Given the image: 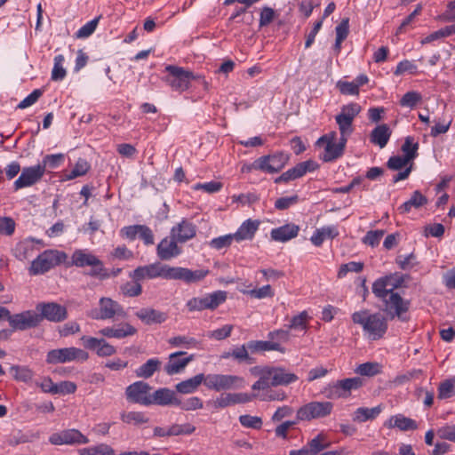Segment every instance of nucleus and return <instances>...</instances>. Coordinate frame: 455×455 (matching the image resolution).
Masks as SVG:
<instances>
[{"label": "nucleus", "instance_id": "37998d69", "mask_svg": "<svg viewBox=\"0 0 455 455\" xmlns=\"http://www.w3.org/2000/svg\"><path fill=\"white\" fill-rule=\"evenodd\" d=\"M6 319L9 321V323L13 330H26L28 327V312L14 315H11V313L9 312V317Z\"/></svg>", "mask_w": 455, "mask_h": 455}, {"label": "nucleus", "instance_id": "4be33fe9", "mask_svg": "<svg viewBox=\"0 0 455 455\" xmlns=\"http://www.w3.org/2000/svg\"><path fill=\"white\" fill-rule=\"evenodd\" d=\"M260 225L258 220L248 219L242 223L237 231L233 234L235 241L240 243L244 240H252Z\"/></svg>", "mask_w": 455, "mask_h": 455}, {"label": "nucleus", "instance_id": "680f3d73", "mask_svg": "<svg viewBox=\"0 0 455 455\" xmlns=\"http://www.w3.org/2000/svg\"><path fill=\"white\" fill-rule=\"evenodd\" d=\"M251 298L255 299H264V298H271L274 296V291L272 287L269 284L264 285L258 289H252L247 291H244Z\"/></svg>", "mask_w": 455, "mask_h": 455}, {"label": "nucleus", "instance_id": "7ed1b4c3", "mask_svg": "<svg viewBox=\"0 0 455 455\" xmlns=\"http://www.w3.org/2000/svg\"><path fill=\"white\" fill-rule=\"evenodd\" d=\"M68 259L67 253L58 250H46L30 264V271L36 275L44 274L56 266L64 263Z\"/></svg>", "mask_w": 455, "mask_h": 455}, {"label": "nucleus", "instance_id": "39448f33", "mask_svg": "<svg viewBox=\"0 0 455 455\" xmlns=\"http://www.w3.org/2000/svg\"><path fill=\"white\" fill-rule=\"evenodd\" d=\"M36 311L40 315L30 314V327L36 325L43 318L53 323H60L68 318L67 308L55 302L39 303Z\"/></svg>", "mask_w": 455, "mask_h": 455}, {"label": "nucleus", "instance_id": "0eeeda50", "mask_svg": "<svg viewBox=\"0 0 455 455\" xmlns=\"http://www.w3.org/2000/svg\"><path fill=\"white\" fill-rule=\"evenodd\" d=\"M204 378V386L215 391L241 388L244 385L243 379L235 375L208 374Z\"/></svg>", "mask_w": 455, "mask_h": 455}, {"label": "nucleus", "instance_id": "e433bc0d", "mask_svg": "<svg viewBox=\"0 0 455 455\" xmlns=\"http://www.w3.org/2000/svg\"><path fill=\"white\" fill-rule=\"evenodd\" d=\"M307 444L311 451V454L317 455L322 451L329 448L331 446V442L325 434L320 433L312 440H310Z\"/></svg>", "mask_w": 455, "mask_h": 455}, {"label": "nucleus", "instance_id": "423d86ee", "mask_svg": "<svg viewBox=\"0 0 455 455\" xmlns=\"http://www.w3.org/2000/svg\"><path fill=\"white\" fill-rule=\"evenodd\" d=\"M333 410V403L328 401H313L301 406L296 413L298 420L310 421L328 417Z\"/></svg>", "mask_w": 455, "mask_h": 455}, {"label": "nucleus", "instance_id": "f8f14e48", "mask_svg": "<svg viewBox=\"0 0 455 455\" xmlns=\"http://www.w3.org/2000/svg\"><path fill=\"white\" fill-rule=\"evenodd\" d=\"M172 267L161 263H153L137 267L131 276L134 281H140L146 278L153 279L162 277L171 280Z\"/></svg>", "mask_w": 455, "mask_h": 455}, {"label": "nucleus", "instance_id": "a878e982", "mask_svg": "<svg viewBox=\"0 0 455 455\" xmlns=\"http://www.w3.org/2000/svg\"><path fill=\"white\" fill-rule=\"evenodd\" d=\"M135 315L146 324L162 323L167 319L165 313L149 307L138 310Z\"/></svg>", "mask_w": 455, "mask_h": 455}, {"label": "nucleus", "instance_id": "f3484780", "mask_svg": "<svg viewBox=\"0 0 455 455\" xmlns=\"http://www.w3.org/2000/svg\"><path fill=\"white\" fill-rule=\"evenodd\" d=\"M210 271L208 269L200 268L191 270L187 267H172L171 280H181L186 283H197L203 281Z\"/></svg>", "mask_w": 455, "mask_h": 455}, {"label": "nucleus", "instance_id": "603ef678", "mask_svg": "<svg viewBox=\"0 0 455 455\" xmlns=\"http://www.w3.org/2000/svg\"><path fill=\"white\" fill-rule=\"evenodd\" d=\"M276 17L275 10L268 6H264L259 12V26L264 28L268 26Z\"/></svg>", "mask_w": 455, "mask_h": 455}, {"label": "nucleus", "instance_id": "2f4dec72", "mask_svg": "<svg viewBox=\"0 0 455 455\" xmlns=\"http://www.w3.org/2000/svg\"><path fill=\"white\" fill-rule=\"evenodd\" d=\"M391 130L387 124L378 125L371 133V142L383 148L388 142Z\"/></svg>", "mask_w": 455, "mask_h": 455}, {"label": "nucleus", "instance_id": "412c9836", "mask_svg": "<svg viewBox=\"0 0 455 455\" xmlns=\"http://www.w3.org/2000/svg\"><path fill=\"white\" fill-rule=\"evenodd\" d=\"M137 329L128 323L102 328L99 333L107 338L124 339L136 334Z\"/></svg>", "mask_w": 455, "mask_h": 455}, {"label": "nucleus", "instance_id": "4468645a", "mask_svg": "<svg viewBox=\"0 0 455 455\" xmlns=\"http://www.w3.org/2000/svg\"><path fill=\"white\" fill-rule=\"evenodd\" d=\"M385 304L384 311L391 318L398 317L402 321H406L407 318L403 316L409 309L410 302L404 300L398 293L392 292L383 299Z\"/></svg>", "mask_w": 455, "mask_h": 455}, {"label": "nucleus", "instance_id": "09e8293b", "mask_svg": "<svg viewBox=\"0 0 455 455\" xmlns=\"http://www.w3.org/2000/svg\"><path fill=\"white\" fill-rule=\"evenodd\" d=\"M419 149V143L414 142V139L411 136L405 138L404 143L402 146V151L404 153V157L409 161L413 160L417 156Z\"/></svg>", "mask_w": 455, "mask_h": 455}, {"label": "nucleus", "instance_id": "1a4fd4ad", "mask_svg": "<svg viewBox=\"0 0 455 455\" xmlns=\"http://www.w3.org/2000/svg\"><path fill=\"white\" fill-rule=\"evenodd\" d=\"M89 354L75 347L52 349L48 352L46 361L49 363H65L68 362H85Z\"/></svg>", "mask_w": 455, "mask_h": 455}, {"label": "nucleus", "instance_id": "cd10ccee", "mask_svg": "<svg viewBox=\"0 0 455 455\" xmlns=\"http://www.w3.org/2000/svg\"><path fill=\"white\" fill-rule=\"evenodd\" d=\"M339 235V231L334 226H326L317 228L310 238L315 246H321L325 239H333Z\"/></svg>", "mask_w": 455, "mask_h": 455}, {"label": "nucleus", "instance_id": "c756f323", "mask_svg": "<svg viewBox=\"0 0 455 455\" xmlns=\"http://www.w3.org/2000/svg\"><path fill=\"white\" fill-rule=\"evenodd\" d=\"M204 374L199 373L193 378L178 383L175 388L180 394H191L194 393L202 383L204 384Z\"/></svg>", "mask_w": 455, "mask_h": 455}, {"label": "nucleus", "instance_id": "9b49d317", "mask_svg": "<svg viewBox=\"0 0 455 455\" xmlns=\"http://www.w3.org/2000/svg\"><path fill=\"white\" fill-rule=\"evenodd\" d=\"M227 299V292L217 291L204 297H195L190 299L186 306L188 311H202L204 309H215Z\"/></svg>", "mask_w": 455, "mask_h": 455}, {"label": "nucleus", "instance_id": "6ab92c4d", "mask_svg": "<svg viewBox=\"0 0 455 455\" xmlns=\"http://www.w3.org/2000/svg\"><path fill=\"white\" fill-rule=\"evenodd\" d=\"M184 355H186V352L179 351L169 355L168 362L164 365V371L168 375L181 372L194 358L192 355L187 357H181Z\"/></svg>", "mask_w": 455, "mask_h": 455}, {"label": "nucleus", "instance_id": "393cba45", "mask_svg": "<svg viewBox=\"0 0 455 455\" xmlns=\"http://www.w3.org/2000/svg\"><path fill=\"white\" fill-rule=\"evenodd\" d=\"M268 375L271 378L273 387L288 385L298 379V377L294 373L286 371L282 368L268 367Z\"/></svg>", "mask_w": 455, "mask_h": 455}, {"label": "nucleus", "instance_id": "bf43d9fd", "mask_svg": "<svg viewBox=\"0 0 455 455\" xmlns=\"http://www.w3.org/2000/svg\"><path fill=\"white\" fill-rule=\"evenodd\" d=\"M91 270L88 275L92 277H97L100 280L107 279L110 277L109 272L104 267L102 261L98 259V262L94 265H91Z\"/></svg>", "mask_w": 455, "mask_h": 455}, {"label": "nucleus", "instance_id": "e2e57ef3", "mask_svg": "<svg viewBox=\"0 0 455 455\" xmlns=\"http://www.w3.org/2000/svg\"><path fill=\"white\" fill-rule=\"evenodd\" d=\"M421 100V95L417 92H406L400 100V105L407 108L415 107Z\"/></svg>", "mask_w": 455, "mask_h": 455}, {"label": "nucleus", "instance_id": "a18cd8bd", "mask_svg": "<svg viewBox=\"0 0 455 455\" xmlns=\"http://www.w3.org/2000/svg\"><path fill=\"white\" fill-rule=\"evenodd\" d=\"M455 34V24L446 26L437 31H435L421 40L422 44H429L435 40L449 36Z\"/></svg>", "mask_w": 455, "mask_h": 455}, {"label": "nucleus", "instance_id": "20e7f679", "mask_svg": "<svg viewBox=\"0 0 455 455\" xmlns=\"http://www.w3.org/2000/svg\"><path fill=\"white\" fill-rule=\"evenodd\" d=\"M347 142L346 139H339L337 140V132H331L320 137L316 141V145L324 148L322 159L324 162H332L344 154Z\"/></svg>", "mask_w": 455, "mask_h": 455}, {"label": "nucleus", "instance_id": "6e6d98bb", "mask_svg": "<svg viewBox=\"0 0 455 455\" xmlns=\"http://www.w3.org/2000/svg\"><path fill=\"white\" fill-rule=\"evenodd\" d=\"M100 17H97L91 21L85 23L82 28H80L76 36L77 38H86L90 36L96 29Z\"/></svg>", "mask_w": 455, "mask_h": 455}, {"label": "nucleus", "instance_id": "8fccbe9b", "mask_svg": "<svg viewBox=\"0 0 455 455\" xmlns=\"http://www.w3.org/2000/svg\"><path fill=\"white\" fill-rule=\"evenodd\" d=\"M239 422L243 427L251 429H260L263 424L260 417L249 414L241 415L239 417Z\"/></svg>", "mask_w": 455, "mask_h": 455}, {"label": "nucleus", "instance_id": "4c0bfd02", "mask_svg": "<svg viewBox=\"0 0 455 455\" xmlns=\"http://www.w3.org/2000/svg\"><path fill=\"white\" fill-rule=\"evenodd\" d=\"M427 199L419 191L413 192L411 197L400 206L402 212H408L412 207L419 208L427 204Z\"/></svg>", "mask_w": 455, "mask_h": 455}, {"label": "nucleus", "instance_id": "aec40b11", "mask_svg": "<svg viewBox=\"0 0 455 455\" xmlns=\"http://www.w3.org/2000/svg\"><path fill=\"white\" fill-rule=\"evenodd\" d=\"M170 235L180 243H185L196 235V227L188 220L183 219L176 226L172 227Z\"/></svg>", "mask_w": 455, "mask_h": 455}, {"label": "nucleus", "instance_id": "7c9ffc66", "mask_svg": "<svg viewBox=\"0 0 455 455\" xmlns=\"http://www.w3.org/2000/svg\"><path fill=\"white\" fill-rule=\"evenodd\" d=\"M391 277L386 276L379 278L374 282L372 285V292L380 299H386L389 293L393 292V288L396 285L391 283Z\"/></svg>", "mask_w": 455, "mask_h": 455}, {"label": "nucleus", "instance_id": "69168bd1", "mask_svg": "<svg viewBox=\"0 0 455 455\" xmlns=\"http://www.w3.org/2000/svg\"><path fill=\"white\" fill-rule=\"evenodd\" d=\"M15 230V222L10 217H0V235H12Z\"/></svg>", "mask_w": 455, "mask_h": 455}, {"label": "nucleus", "instance_id": "5fc2aeb1", "mask_svg": "<svg viewBox=\"0 0 455 455\" xmlns=\"http://www.w3.org/2000/svg\"><path fill=\"white\" fill-rule=\"evenodd\" d=\"M76 385L72 381H60L55 383L53 395H69L74 394L76 391Z\"/></svg>", "mask_w": 455, "mask_h": 455}, {"label": "nucleus", "instance_id": "49530a36", "mask_svg": "<svg viewBox=\"0 0 455 455\" xmlns=\"http://www.w3.org/2000/svg\"><path fill=\"white\" fill-rule=\"evenodd\" d=\"M455 395V378L449 379L442 383L438 387V398L447 399L451 398Z\"/></svg>", "mask_w": 455, "mask_h": 455}, {"label": "nucleus", "instance_id": "c85d7f7f", "mask_svg": "<svg viewBox=\"0 0 455 455\" xmlns=\"http://www.w3.org/2000/svg\"><path fill=\"white\" fill-rule=\"evenodd\" d=\"M388 427H396L401 431L415 430L418 428L417 422L403 414L392 416L387 423Z\"/></svg>", "mask_w": 455, "mask_h": 455}, {"label": "nucleus", "instance_id": "9d476101", "mask_svg": "<svg viewBox=\"0 0 455 455\" xmlns=\"http://www.w3.org/2000/svg\"><path fill=\"white\" fill-rule=\"evenodd\" d=\"M363 386V379L359 377L344 379L328 385L325 388V395L329 399L347 397L352 390H356Z\"/></svg>", "mask_w": 455, "mask_h": 455}, {"label": "nucleus", "instance_id": "ea45409f", "mask_svg": "<svg viewBox=\"0 0 455 455\" xmlns=\"http://www.w3.org/2000/svg\"><path fill=\"white\" fill-rule=\"evenodd\" d=\"M308 163H299L295 167L283 172L279 178L276 179L275 182L289 181L296 180L306 174V167Z\"/></svg>", "mask_w": 455, "mask_h": 455}, {"label": "nucleus", "instance_id": "2eb2a0df", "mask_svg": "<svg viewBox=\"0 0 455 455\" xmlns=\"http://www.w3.org/2000/svg\"><path fill=\"white\" fill-rule=\"evenodd\" d=\"M151 389L148 383L136 381L126 387V398L132 403L147 406L151 405V395L149 394Z\"/></svg>", "mask_w": 455, "mask_h": 455}, {"label": "nucleus", "instance_id": "bb28decb", "mask_svg": "<svg viewBox=\"0 0 455 455\" xmlns=\"http://www.w3.org/2000/svg\"><path fill=\"white\" fill-rule=\"evenodd\" d=\"M98 262V258L86 250L77 249L71 256V265L77 267L94 265Z\"/></svg>", "mask_w": 455, "mask_h": 455}, {"label": "nucleus", "instance_id": "f257e3e1", "mask_svg": "<svg viewBox=\"0 0 455 455\" xmlns=\"http://www.w3.org/2000/svg\"><path fill=\"white\" fill-rule=\"evenodd\" d=\"M351 318L355 324L363 328L364 335L370 340L383 338L387 331V318L379 313H371L370 310L363 309L353 313Z\"/></svg>", "mask_w": 455, "mask_h": 455}, {"label": "nucleus", "instance_id": "774afa93", "mask_svg": "<svg viewBox=\"0 0 455 455\" xmlns=\"http://www.w3.org/2000/svg\"><path fill=\"white\" fill-rule=\"evenodd\" d=\"M439 438L455 443V425L446 424L437 429Z\"/></svg>", "mask_w": 455, "mask_h": 455}, {"label": "nucleus", "instance_id": "c03bdc74", "mask_svg": "<svg viewBox=\"0 0 455 455\" xmlns=\"http://www.w3.org/2000/svg\"><path fill=\"white\" fill-rule=\"evenodd\" d=\"M89 169H90L89 163L84 159L79 158L77 160V162L76 163L72 171L69 173H67L65 175V179L67 180H70L76 179L77 177L84 176L87 173Z\"/></svg>", "mask_w": 455, "mask_h": 455}, {"label": "nucleus", "instance_id": "a211bd4d", "mask_svg": "<svg viewBox=\"0 0 455 455\" xmlns=\"http://www.w3.org/2000/svg\"><path fill=\"white\" fill-rule=\"evenodd\" d=\"M180 243L177 239L172 237H164L161 240L156 247V253L160 259L170 260L178 257L181 252V248L178 245Z\"/></svg>", "mask_w": 455, "mask_h": 455}, {"label": "nucleus", "instance_id": "4d7b16f0", "mask_svg": "<svg viewBox=\"0 0 455 455\" xmlns=\"http://www.w3.org/2000/svg\"><path fill=\"white\" fill-rule=\"evenodd\" d=\"M363 268V263L351 261L347 264H343L340 266L339 270L338 272V277L343 278L347 275L348 272L359 273Z\"/></svg>", "mask_w": 455, "mask_h": 455}, {"label": "nucleus", "instance_id": "0e129e2a", "mask_svg": "<svg viewBox=\"0 0 455 455\" xmlns=\"http://www.w3.org/2000/svg\"><path fill=\"white\" fill-rule=\"evenodd\" d=\"M385 234L384 230H371L367 232L365 236L363 238V242L371 247L379 245L381 238Z\"/></svg>", "mask_w": 455, "mask_h": 455}, {"label": "nucleus", "instance_id": "052dcab7", "mask_svg": "<svg viewBox=\"0 0 455 455\" xmlns=\"http://www.w3.org/2000/svg\"><path fill=\"white\" fill-rule=\"evenodd\" d=\"M233 241H235L233 234H228L213 238L210 242V245L216 250H220L230 246Z\"/></svg>", "mask_w": 455, "mask_h": 455}, {"label": "nucleus", "instance_id": "f03ea898", "mask_svg": "<svg viewBox=\"0 0 455 455\" xmlns=\"http://www.w3.org/2000/svg\"><path fill=\"white\" fill-rule=\"evenodd\" d=\"M168 76L164 81L174 90L182 92L189 88L192 80L202 79L206 89L208 86L204 77L201 75H195L193 72L180 67L168 65L165 68Z\"/></svg>", "mask_w": 455, "mask_h": 455}, {"label": "nucleus", "instance_id": "473e14b6", "mask_svg": "<svg viewBox=\"0 0 455 455\" xmlns=\"http://www.w3.org/2000/svg\"><path fill=\"white\" fill-rule=\"evenodd\" d=\"M251 371L259 377V380L251 387L253 390H265L272 386L271 378L268 375V367H254Z\"/></svg>", "mask_w": 455, "mask_h": 455}, {"label": "nucleus", "instance_id": "338daca9", "mask_svg": "<svg viewBox=\"0 0 455 455\" xmlns=\"http://www.w3.org/2000/svg\"><path fill=\"white\" fill-rule=\"evenodd\" d=\"M417 71V66L411 60H404L398 63L395 70V76H401L404 73L415 74Z\"/></svg>", "mask_w": 455, "mask_h": 455}, {"label": "nucleus", "instance_id": "72a5a7b5", "mask_svg": "<svg viewBox=\"0 0 455 455\" xmlns=\"http://www.w3.org/2000/svg\"><path fill=\"white\" fill-rule=\"evenodd\" d=\"M380 412V406H376L373 408L360 407L356 409L355 411L353 413L352 419L355 422L362 423L367 420L374 419L379 416Z\"/></svg>", "mask_w": 455, "mask_h": 455}, {"label": "nucleus", "instance_id": "79ce46f5", "mask_svg": "<svg viewBox=\"0 0 455 455\" xmlns=\"http://www.w3.org/2000/svg\"><path fill=\"white\" fill-rule=\"evenodd\" d=\"M65 58L62 54L54 57L53 68L52 70V80L61 81L67 75V70L64 68Z\"/></svg>", "mask_w": 455, "mask_h": 455}, {"label": "nucleus", "instance_id": "58836bf2", "mask_svg": "<svg viewBox=\"0 0 455 455\" xmlns=\"http://www.w3.org/2000/svg\"><path fill=\"white\" fill-rule=\"evenodd\" d=\"M79 455H116L115 450L107 443L83 448L78 451Z\"/></svg>", "mask_w": 455, "mask_h": 455}, {"label": "nucleus", "instance_id": "5701e85b", "mask_svg": "<svg viewBox=\"0 0 455 455\" xmlns=\"http://www.w3.org/2000/svg\"><path fill=\"white\" fill-rule=\"evenodd\" d=\"M151 404L166 406L171 404H180V400L176 397L174 391L163 387L156 390L150 397Z\"/></svg>", "mask_w": 455, "mask_h": 455}, {"label": "nucleus", "instance_id": "3c124183", "mask_svg": "<svg viewBox=\"0 0 455 455\" xmlns=\"http://www.w3.org/2000/svg\"><path fill=\"white\" fill-rule=\"evenodd\" d=\"M355 372L362 376L372 377L380 372V366L377 363H364L356 368Z\"/></svg>", "mask_w": 455, "mask_h": 455}, {"label": "nucleus", "instance_id": "a19ab883", "mask_svg": "<svg viewBox=\"0 0 455 455\" xmlns=\"http://www.w3.org/2000/svg\"><path fill=\"white\" fill-rule=\"evenodd\" d=\"M120 417L123 422L133 425L145 424L149 420L146 414L140 411H124Z\"/></svg>", "mask_w": 455, "mask_h": 455}, {"label": "nucleus", "instance_id": "b1692460", "mask_svg": "<svg viewBox=\"0 0 455 455\" xmlns=\"http://www.w3.org/2000/svg\"><path fill=\"white\" fill-rule=\"evenodd\" d=\"M299 226L290 223L271 230L270 235L274 241L287 242L298 235Z\"/></svg>", "mask_w": 455, "mask_h": 455}, {"label": "nucleus", "instance_id": "dca6fc26", "mask_svg": "<svg viewBox=\"0 0 455 455\" xmlns=\"http://www.w3.org/2000/svg\"><path fill=\"white\" fill-rule=\"evenodd\" d=\"M288 157L283 153L273 156H265L258 158L252 164V168L269 173L278 172L283 168Z\"/></svg>", "mask_w": 455, "mask_h": 455}, {"label": "nucleus", "instance_id": "c9c22d12", "mask_svg": "<svg viewBox=\"0 0 455 455\" xmlns=\"http://www.w3.org/2000/svg\"><path fill=\"white\" fill-rule=\"evenodd\" d=\"M161 361L157 358L148 359L140 365L136 371V376L139 378L148 379L160 368Z\"/></svg>", "mask_w": 455, "mask_h": 455}, {"label": "nucleus", "instance_id": "de8ad7c7", "mask_svg": "<svg viewBox=\"0 0 455 455\" xmlns=\"http://www.w3.org/2000/svg\"><path fill=\"white\" fill-rule=\"evenodd\" d=\"M335 120L337 124L339 125V130L340 132L339 139H346L347 140L348 137L354 132L353 122L339 115L335 116Z\"/></svg>", "mask_w": 455, "mask_h": 455}, {"label": "nucleus", "instance_id": "f704fd0d", "mask_svg": "<svg viewBox=\"0 0 455 455\" xmlns=\"http://www.w3.org/2000/svg\"><path fill=\"white\" fill-rule=\"evenodd\" d=\"M247 347L251 353L271 350L284 352L279 343L272 341L252 340L247 343Z\"/></svg>", "mask_w": 455, "mask_h": 455}, {"label": "nucleus", "instance_id": "ddd939ff", "mask_svg": "<svg viewBox=\"0 0 455 455\" xmlns=\"http://www.w3.org/2000/svg\"><path fill=\"white\" fill-rule=\"evenodd\" d=\"M49 443L52 445H77L88 443L89 439L79 430L70 428L52 433Z\"/></svg>", "mask_w": 455, "mask_h": 455}, {"label": "nucleus", "instance_id": "864d4df0", "mask_svg": "<svg viewBox=\"0 0 455 455\" xmlns=\"http://www.w3.org/2000/svg\"><path fill=\"white\" fill-rule=\"evenodd\" d=\"M361 107L357 103H350L348 105H345L341 108L340 113L339 116L348 119L350 121H354L355 116L360 113Z\"/></svg>", "mask_w": 455, "mask_h": 455}, {"label": "nucleus", "instance_id": "6e6552de", "mask_svg": "<svg viewBox=\"0 0 455 455\" xmlns=\"http://www.w3.org/2000/svg\"><path fill=\"white\" fill-rule=\"evenodd\" d=\"M89 315L95 320H108L115 317L124 318L126 313L117 301L102 297L99 300V308L92 310Z\"/></svg>", "mask_w": 455, "mask_h": 455}, {"label": "nucleus", "instance_id": "13d9d810", "mask_svg": "<svg viewBox=\"0 0 455 455\" xmlns=\"http://www.w3.org/2000/svg\"><path fill=\"white\" fill-rule=\"evenodd\" d=\"M168 343L172 347H184L188 348L195 347L196 340L188 336H176L169 339Z\"/></svg>", "mask_w": 455, "mask_h": 455}]
</instances>
